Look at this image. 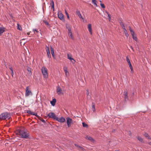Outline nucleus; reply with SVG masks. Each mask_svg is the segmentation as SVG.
Masks as SVG:
<instances>
[{"label": "nucleus", "instance_id": "nucleus-50", "mask_svg": "<svg viewBox=\"0 0 151 151\" xmlns=\"http://www.w3.org/2000/svg\"><path fill=\"white\" fill-rule=\"evenodd\" d=\"M148 144L149 145H150L151 146V142H148Z\"/></svg>", "mask_w": 151, "mask_h": 151}, {"label": "nucleus", "instance_id": "nucleus-53", "mask_svg": "<svg viewBox=\"0 0 151 151\" xmlns=\"http://www.w3.org/2000/svg\"><path fill=\"white\" fill-rule=\"evenodd\" d=\"M130 47L132 50L134 51L133 48L132 46H130Z\"/></svg>", "mask_w": 151, "mask_h": 151}, {"label": "nucleus", "instance_id": "nucleus-48", "mask_svg": "<svg viewBox=\"0 0 151 151\" xmlns=\"http://www.w3.org/2000/svg\"><path fill=\"white\" fill-rule=\"evenodd\" d=\"M87 96H88V90H87Z\"/></svg>", "mask_w": 151, "mask_h": 151}, {"label": "nucleus", "instance_id": "nucleus-47", "mask_svg": "<svg viewBox=\"0 0 151 151\" xmlns=\"http://www.w3.org/2000/svg\"><path fill=\"white\" fill-rule=\"evenodd\" d=\"M128 134L129 135H131V132H128Z\"/></svg>", "mask_w": 151, "mask_h": 151}, {"label": "nucleus", "instance_id": "nucleus-12", "mask_svg": "<svg viewBox=\"0 0 151 151\" xmlns=\"http://www.w3.org/2000/svg\"><path fill=\"white\" fill-rule=\"evenodd\" d=\"M45 49L46 50L47 57L49 58H51V55L50 53V50L49 47L47 46H46L45 47Z\"/></svg>", "mask_w": 151, "mask_h": 151}, {"label": "nucleus", "instance_id": "nucleus-22", "mask_svg": "<svg viewBox=\"0 0 151 151\" xmlns=\"http://www.w3.org/2000/svg\"><path fill=\"white\" fill-rule=\"evenodd\" d=\"M68 58L72 62V60H73L74 61H75L74 59L71 58V55H69V54H67Z\"/></svg>", "mask_w": 151, "mask_h": 151}, {"label": "nucleus", "instance_id": "nucleus-19", "mask_svg": "<svg viewBox=\"0 0 151 151\" xmlns=\"http://www.w3.org/2000/svg\"><path fill=\"white\" fill-rule=\"evenodd\" d=\"M86 138L92 142L94 141V139L92 138V137L89 136H86Z\"/></svg>", "mask_w": 151, "mask_h": 151}, {"label": "nucleus", "instance_id": "nucleus-2", "mask_svg": "<svg viewBox=\"0 0 151 151\" xmlns=\"http://www.w3.org/2000/svg\"><path fill=\"white\" fill-rule=\"evenodd\" d=\"M10 117V114L7 112H4L0 114V120L9 119Z\"/></svg>", "mask_w": 151, "mask_h": 151}, {"label": "nucleus", "instance_id": "nucleus-41", "mask_svg": "<svg viewBox=\"0 0 151 151\" xmlns=\"http://www.w3.org/2000/svg\"><path fill=\"white\" fill-rule=\"evenodd\" d=\"M124 96H128V93L127 91H126L125 93L124 94Z\"/></svg>", "mask_w": 151, "mask_h": 151}, {"label": "nucleus", "instance_id": "nucleus-11", "mask_svg": "<svg viewBox=\"0 0 151 151\" xmlns=\"http://www.w3.org/2000/svg\"><path fill=\"white\" fill-rule=\"evenodd\" d=\"M56 92L58 94H63L62 90L59 87V86H58L56 89Z\"/></svg>", "mask_w": 151, "mask_h": 151}, {"label": "nucleus", "instance_id": "nucleus-39", "mask_svg": "<svg viewBox=\"0 0 151 151\" xmlns=\"http://www.w3.org/2000/svg\"><path fill=\"white\" fill-rule=\"evenodd\" d=\"M123 31H124V33L125 34L128 33L127 31L126 30V29H125V30H123Z\"/></svg>", "mask_w": 151, "mask_h": 151}, {"label": "nucleus", "instance_id": "nucleus-23", "mask_svg": "<svg viewBox=\"0 0 151 151\" xmlns=\"http://www.w3.org/2000/svg\"><path fill=\"white\" fill-rule=\"evenodd\" d=\"M50 4L51 5V7L54 11V3L53 1H51Z\"/></svg>", "mask_w": 151, "mask_h": 151}, {"label": "nucleus", "instance_id": "nucleus-51", "mask_svg": "<svg viewBox=\"0 0 151 151\" xmlns=\"http://www.w3.org/2000/svg\"><path fill=\"white\" fill-rule=\"evenodd\" d=\"M67 18H68V19H70V17H69V16L68 14L67 15Z\"/></svg>", "mask_w": 151, "mask_h": 151}, {"label": "nucleus", "instance_id": "nucleus-36", "mask_svg": "<svg viewBox=\"0 0 151 151\" xmlns=\"http://www.w3.org/2000/svg\"><path fill=\"white\" fill-rule=\"evenodd\" d=\"M144 135L146 137H148L149 135L148 134H147V133H145L144 134Z\"/></svg>", "mask_w": 151, "mask_h": 151}, {"label": "nucleus", "instance_id": "nucleus-18", "mask_svg": "<svg viewBox=\"0 0 151 151\" xmlns=\"http://www.w3.org/2000/svg\"><path fill=\"white\" fill-rule=\"evenodd\" d=\"M50 52L52 54V56L54 58H55V56L54 55V52L53 50V49L51 47L50 48Z\"/></svg>", "mask_w": 151, "mask_h": 151}, {"label": "nucleus", "instance_id": "nucleus-20", "mask_svg": "<svg viewBox=\"0 0 151 151\" xmlns=\"http://www.w3.org/2000/svg\"><path fill=\"white\" fill-rule=\"evenodd\" d=\"M63 69L65 73V75L67 76L69 73L68 72L67 70V68L66 67H64L63 68Z\"/></svg>", "mask_w": 151, "mask_h": 151}, {"label": "nucleus", "instance_id": "nucleus-54", "mask_svg": "<svg viewBox=\"0 0 151 151\" xmlns=\"http://www.w3.org/2000/svg\"><path fill=\"white\" fill-rule=\"evenodd\" d=\"M30 34V33L29 32H28L27 33V35H29Z\"/></svg>", "mask_w": 151, "mask_h": 151}, {"label": "nucleus", "instance_id": "nucleus-26", "mask_svg": "<svg viewBox=\"0 0 151 151\" xmlns=\"http://www.w3.org/2000/svg\"><path fill=\"white\" fill-rule=\"evenodd\" d=\"M17 29L20 30H22V27L18 23L17 24Z\"/></svg>", "mask_w": 151, "mask_h": 151}, {"label": "nucleus", "instance_id": "nucleus-42", "mask_svg": "<svg viewBox=\"0 0 151 151\" xmlns=\"http://www.w3.org/2000/svg\"><path fill=\"white\" fill-rule=\"evenodd\" d=\"M27 70H28V71L29 72V74L30 75V74H31L32 73H31V70H30V69H28Z\"/></svg>", "mask_w": 151, "mask_h": 151}, {"label": "nucleus", "instance_id": "nucleus-37", "mask_svg": "<svg viewBox=\"0 0 151 151\" xmlns=\"http://www.w3.org/2000/svg\"><path fill=\"white\" fill-rule=\"evenodd\" d=\"M124 98L125 99V101H127L128 99V96H124Z\"/></svg>", "mask_w": 151, "mask_h": 151}, {"label": "nucleus", "instance_id": "nucleus-30", "mask_svg": "<svg viewBox=\"0 0 151 151\" xmlns=\"http://www.w3.org/2000/svg\"><path fill=\"white\" fill-rule=\"evenodd\" d=\"M83 126V127L87 128L88 127V125L84 122L82 123Z\"/></svg>", "mask_w": 151, "mask_h": 151}, {"label": "nucleus", "instance_id": "nucleus-14", "mask_svg": "<svg viewBox=\"0 0 151 151\" xmlns=\"http://www.w3.org/2000/svg\"><path fill=\"white\" fill-rule=\"evenodd\" d=\"M26 112L29 114L34 115L36 116L37 117H39V116L37 115V114H35L33 112L31 111L30 110H26Z\"/></svg>", "mask_w": 151, "mask_h": 151}, {"label": "nucleus", "instance_id": "nucleus-3", "mask_svg": "<svg viewBox=\"0 0 151 151\" xmlns=\"http://www.w3.org/2000/svg\"><path fill=\"white\" fill-rule=\"evenodd\" d=\"M41 70L44 78H47L48 77V73L47 68L44 67H42Z\"/></svg>", "mask_w": 151, "mask_h": 151}, {"label": "nucleus", "instance_id": "nucleus-34", "mask_svg": "<svg viewBox=\"0 0 151 151\" xmlns=\"http://www.w3.org/2000/svg\"><path fill=\"white\" fill-rule=\"evenodd\" d=\"M126 60L128 63H130V60L127 57H126Z\"/></svg>", "mask_w": 151, "mask_h": 151}, {"label": "nucleus", "instance_id": "nucleus-31", "mask_svg": "<svg viewBox=\"0 0 151 151\" xmlns=\"http://www.w3.org/2000/svg\"><path fill=\"white\" fill-rule=\"evenodd\" d=\"M92 1L93 4L96 5V6H97V5L96 3V0H92Z\"/></svg>", "mask_w": 151, "mask_h": 151}, {"label": "nucleus", "instance_id": "nucleus-17", "mask_svg": "<svg viewBox=\"0 0 151 151\" xmlns=\"http://www.w3.org/2000/svg\"><path fill=\"white\" fill-rule=\"evenodd\" d=\"M56 101L55 99H52V101H50V103L52 106H54L55 105V103L56 102Z\"/></svg>", "mask_w": 151, "mask_h": 151}, {"label": "nucleus", "instance_id": "nucleus-6", "mask_svg": "<svg viewBox=\"0 0 151 151\" xmlns=\"http://www.w3.org/2000/svg\"><path fill=\"white\" fill-rule=\"evenodd\" d=\"M47 116L50 118H52L55 120L57 118V116H56L55 114L53 112L49 113L47 114Z\"/></svg>", "mask_w": 151, "mask_h": 151}, {"label": "nucleus", "instance_id": "nucleus-25", "mask_svg": "<svg viewBox=\"0 0 151 151\" xmlns=\"http://www.w3.org/2000/svg\"><path fill=\"white\" fill-rule=\"evenodd\" d=\"M92 109L93 112H95V107L94 104L93 103H92Z\"/></svg>", "mask_w": 151, "mask_h": 151}, {"label": "nucleus", "instance_id": "nucleus-13", "mask_svg": "<svg viewBox=\"0 0 151 151\" xmlns=\"http://www.w3.org/2000/svg\"><path fill=\"white\" fill-rule=\"evenodd\" d=\"M88 30L91 35H92V32L91 28V24H89L88 25Z\"/></svg>", "mask_w": 151, "mask_h": 151}, {"label": "nucleus", "instance_id": "nucleus-28", "mask_svg": "<svg viewBox=\"0 0 151 151\" xmlns=\"http://www.w3.org/2000/svg\"><path fill=\"white\" fill-rule=\"evenodd\" d=\"M68 34L69 37H70L71 39H73V36L71 32L68 33Z\"/></svg>", "mask_w": 151, "mask_h": 151}, {"label": "nucleus", "instance_id": "nucleus-40", "mask_svg": "<svg viewBox=\"0 0 151 151\" xmlns=\"http://www.w3.org/2000/svg\"><path fill=\"white\" fill-rule=\"evenodd\" d=\"M33 31H34V32H38V31L37 29H33Z\"/></svg>", "mask_w": 151, "mask_h": 151}, {"label": "nucleus", "instance_id": "nucleus-10", "mask_svg": "<svg viewBox=\"0 0 151 151\" xmlns=\"http://www.w3.org/2000/svg\"><path fill=\"white\" fill-rule=\"evenodd\" d=\"M56 120L58 122L61 123H63L65 121V119L63 117H61L60 118H58V117H57V118H56Z\"/></svg>", "mask_w": 151, "mask_h": 151}, {"label": "nucleus", "instance_id": "nucleus-44", "mask_svg": "<svg viewBox=\"0 0 151 151\" xmlns=\"http://www.w3.org/2000/svg\"><path fill=\"white\" fill-rule=\"evenodd\" d=\"M147 139H150L151 140V138L149 136L148 137H146Z\"/></svg>", "mask_w": 151, "mask_h": 151}, {"label": "nucleus", "instance_id": "nucleus-46", "mask_svg": "<svg viewBox=\"0 0 151 151\" xmlns=\"http://www.w3.org/2000/svg\"><path fill=\"white\" fill-rule=\"evenodd\" d=\"M125 36L127 37H128V36H129V35L127 33V34H125Z\"/></svg>", "mask_w": 151, "mask_h": 151}, {"label": "nucleus", "instance_id": "nucleus-8", "mask_svg": "<svg viewBox=\"0 0 151 151\" xmlns=\"http://www.w3.org/2000/svg\"><path fill=\"white\" fill-rule=\"evenodd\" d=\"M58 17L62 21L64 20V18L63 15L60 12H59L58 13Z\"/></svg>", "mask_w": 151, "mask_h": 151}, {"label": "nucleus", "instance_id": "nucleus-35", "mask_svg": "<svg viewBox=\"0 0 151 151\" xmlns=\"http://www.w3.org/2000/svg\"><path fill=\"white\" fill-rule=\"evenodd\" d=\"M100 5L102 8H105V6L104 4L101 3L100 4Z\"/></svg>", "mask_w": 151, "mask_h": 151}, {"label": "nucleus", "instance_id": "nucleus-4", "mask_svg": "<svg viewBox=\"0 0 151 151\" xmlns=\"http://www.w3.org/2000/svg\"><path fill=\"white\" fill-rule=\"evenodd\" d=\"M129 29L130 32L132 36L133 39L135 40V41H137V38L136 37V35L132 29L131 27H129Z\"/></svg>", "mask_w": 151, "mask_h": 151}, {"label": "nucleus", "instance_id": "nucleus-49", "mask_svg": "<svg viewBox=\"0 0 151 151\" xmlns=\"http://www.w3.org/2000/svg\"><path fill=\"white\" fill-rule=\"evenodd\" d=\"M9 68L10 69L11 71V70H13L11 67H9Z\"/></svg>", "mask_w": 151, "mask_h": 151}, {"label": "nucleus", "instance_id": "nucleus-15", "mask_svg": "<svg viewBox=\"0 0 151 151\" xmlns=\"http://www.w3.org/2000/svg\"><path fill=\"white\" fill-rule=\"evenodd\" d=\"M5 28L4 27H0V36L5 31Z\"/></svg>", "mask_w": 151, "mask_h": 151}, {"label": "nucleus", "instance_id": "nucleus-33", "mask_svg": "<svg viewBox=\"0 0 151 151\" xmlns=\"http://www.w3.org/2000/svg\"><path fill=\"white\" fill-rule=\"evenodd\" d=\"M106 13L108 15V17H109V20L110 21L111 18V16H110L109 14L107 12H106Z\"/></svg>", "mask_w": 151, "mask_h": 151}, {"label": "nucleus", "instance_id": "nucleus-45", "mask_svg": "<svg viewBox=\"0 0 151 151\" xmlns=\"http://www.w3.org/2000/svg\"><path fill=\"white\" fill-rule=\"evenodd\" d=\"M68 33H70L71 32V29L70 28L68 29Z\"/></svg>", "mask_w": 151, "mask_h": 151}, {"label": "nucleus", "instance_id": "nucleus-24", "mask_svg": "<svg viewBox=\"0 0 151 151\" xmlns=\"http://www.w3.org/2000/svg\"><path fill=\"white\" fill-rule=\"evenodd\" d=\"M120 25L122 26V28L123 30L126 29L125 26L122 22H121L120 23Z\"/></svg>", "mask_w": 151, "mask_h": 151}, {"label": "nucleus", "instance_id": "nucleus-43", "mask_svg": "<svg viewBox=\"0 0 151 151\" xmlns=\"http://www.w3.org/2000/svg\"><path fill=\"white\" fill-rule=\"evenodd\" d=\"M147 139H150L151 140V138L149 136L148 137H146Z\"/></svg>", "mask_w": 151, "mask_h": 151}, {"label": "nucleus", "instance_id": "nucleus-1", "mask_svg": "<svg viewBox=\"0 0 151 151\" xmlns=\"http://www.w3.org/2000/svg\"><path fill=\"white\" fill-rule=\"evenodd\" d=\"M18 134L22 138L27 139L29 136V133L27 132V130L24 128H22L17 130Z\"/></svg>", "mask_w": 151, "mask_h": 151}, {"label": "nucleus", "instance_id": "nucleus-7", "mask_svg": "<svg viewBox=\"0 0 151 151\" xmlns=\"http://www.w3.org/2000/svg\"><path fill=\"white\" fill-rule=\"evenodd\" d=\"M67 124L68 127H70L71 124L72 123L73 121L72 119L69 117H67L66 118Z\"/></svg>", "mask_w": 151, "mask_h": 151}, {"label": "nucleus", "instance_id": "nucleus-38", "mask_svg": "<svg viewBox=\"0 0 151 151\" xmlns=\"http://www.w3.org/2000/svg\"><path fill=\"white\" fill-rule=\"evenodd\" d=\"M11 73L12 76V77H13V75H14L13 70H11Z\"/></svg>", "mask_w": 151, "mask_h": 151}, {"label": "nucleus", "instance_id": "nucleus-21", "mask_svg": "<svg viewBox=\"0 0 151 151\" xmlns=\"http://www.w3.org/2000/svg\"><path fill=\"white\" fill-rule=\"evenodd\" d=\"M76 14L79 17V18H81L82 19H83V18L82 17V16H81L79 11H77L76 12Z\"/></svg>", "mask_w": 151, "mask_h": 151}, {"label": "nucleus", "instance_id": "nucleus-5", "mask_svg": "<svg viewBox=\"0 0 151 151\" xmlns=\"http://www.w3.org/2000/svg\"><path fill=\"white\" fill-rule=\"evenodd\" d=\"M32 94L31 91L29 87H27L26 88L25 96H28L29 95H32Z\"/></svg>", "mask_w": 151, "mask_h": 151}, {"label": "nucleus", "instance_id": "nucleus-9", "mask_svg": "<svg viewBox=\"0 0 151 151\" xmlns=\"http://www.w3.org/2000/svg\"><path fill=\"white\" fill-rule=\"evenodd\" d=\"M74 145L77 148L78 150L81 151H86L85 149L82 147L79 146L76 144H75Z\"/></svg>", "mask_w": 151, "mask_h": 151}, {"label": "nucleus", "instance_id": "nucleus-55", "mask_svg": "<svg viewBox=\"0 0 151 151\" xmlns=\"http://www.w3.org/2000/svg\"><path fill=\"white\" fill-rule=\"evenodd\" d=\"M122 21L121 20H120V21H119V22L120 23H120Z\"/></svg>", "mask_w": 151, "mask_h": 151}, {"label": "nucleus", "instance_id": "nucleus-16", "mask_svg": "<svg viewBox=\"0 0 151 151\" xmlns=\"http://www.w3.org/2000/svg\"><path fill=\"white\" fill-rule=\"evenodd\" d=\"M136 138L138 140H139L141 142L143 143H144V141H143V139L141 137L138 136L136 137Z\"/></svg>", "mask_w": 151, "mask_h": 151}, {"label": "nucleus", "instance_id": "nucleus-27", "mask_svg": "<svg viewBox=\"0 0 151 151\" xmlns=\"http://www.w3.org/2000/svg\"><path fill=\"white\" fill-rule=\"evenodd\" d=\"M37 117L42 122H43L44 123L45 122V121L39 116V117Z\"/></svg>", "mask_w": 151, "mask_h": 151}, {"label": "nucleus", "instance_id": "nucleus-52", "mask_svg": "<svg viewBox=\"0 0 151 151\" xmlns=\"http://www.w3.org/2000/svg\"><path fill=\"white\" fill-rule=\"evenodd\" d=\"M65 13H66V15H67L68 14V13L66 11H65Z\"/></svg>", "mask_w": 151, "mask_h": 151}, {"label": "nucleus", "instance_id": "nucleus-32", "mask_svg": "<svg viewBox=\"0 0 151 151\" xmlns=\"http://www.w3.org/2000/svg\"><path fill=\"white\" fill-rule=\"evenodd\" d=\"M128 64H129V67L130 68V69L131 71H133V68H132V65L131 63H129Z\"/></svg>", "mask_w": 151, "mask_h": 151}, {"label": "nucleus", "instance_id": "nucleus-29", "mask_svg": "<svg viewBox=\"0 0 151 151\" xmlns=\"http://www.w3.org/2000/svg\"><path fill=\"white\" fill-rule=\"evenodd\" d=\"M43 22H44V23H45V24L47 25V26L48 27H50V24H49V23L48 22H47V21H45V20H44L43 21Z\"/></svg>", "mask_w": 151, "mask_h": 151}]
</instances>
